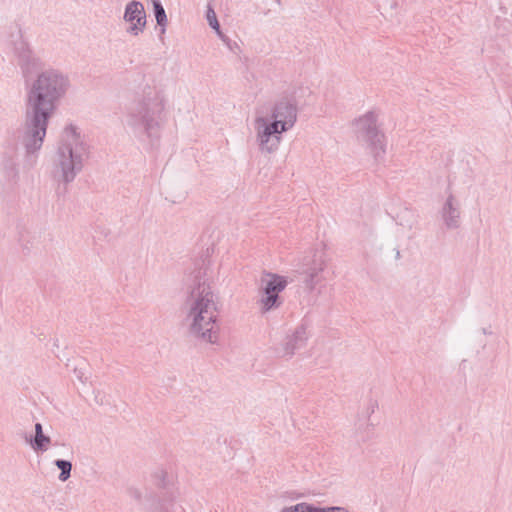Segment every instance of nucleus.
I'll list each match as a JSON object with an SVG mask.
<instances>
[{"mask_svg": "<svg viewBox=\"0 0 512 512\" xmlns=\"http://www.w3.org/2000/svg\"><path fill=\"white\" fill-rule=\"evenodd\" d=\"M280 123L281 121L279 120L268 122L264 117L256 118L257 142L262 152L272 153L277 150L281 134L284 132L281 131Z\"/></svg>", "mask_w": 512, "mask_h": 512, "instance_id": "obj_8", "label": "nucleus"}, {"mask_svg": "<svg viewBox=\"0 0 512 512\" xmlns=\"http://www.w3.org/2000/svg\"><path fill=\"white\" fill-rule=\"evenodd\" d=\"M218 37L221 39V41L227 46V48L236 53V50H239V46L236 42L232 41L228 36H226L224 33H221L218 35Z\"/></svg>", "mask_w": 512, "mask_h": 512, "instance_id": "obj_26", "label": "nucleus"}, {"mask_svg": "<svg viewBox=\"0 0 512 512\" xmlns=\"http://www.w3.org/2000/svg\"><path fill=\"white\" fill-rule=\"evenodd\" d=\"M206 20H207L209 26L215 31L217 36L220 35L221 33H223L220 28V24L217 19L216 12L210 4L207 5V9H206Z\"/></svg>", "mask_w": 512, "mask_h": 512, "instance_id": "obj_22", "label": "nucleus"}, {"mask_svg": "<svg viewBox=\"0 0 512 512\" xmlns=\"http://www.w3.org/2000/svg\"><path fill=\"white\" fill-rule=\"evenodd\" d=\"M441 217L447 229H457L461 225V207L456 197L449 193L442 208Z\"/></svg>", "mask_w": 512, "mask_h": 512, "instance_id": "obj_13", "label": "nucleus"}, {"mask_svg": "<svg viewBox=\"0 0 512 512\" xmlns=\"http://www.w3.org/2000/svg\"><path fill=\"white\" fill-rule=\"evenodd\" d=\"M89 147L73 125L65 127L54 158L53 176L65 185L74 181L88 159Z\"/></svg>", "mask_w": 512, "mask_h": 512, "instance_id": "obj_3", "label": "nucleus"}, {"mask_svg": "<svg viewBox=\"0 0 512 512\" xmlns=\"http://www.w3.org/2000/svg\"><path fill=\"white\" fill-rule=\"evenodd\" d=\"M374 424L371 419L360 414L355 422V430L357 433L362 434V439L368 438L369 432L373 429Z\"/></svg>", "mask_w": 512, "mask_h": 512, "instance_id": "obj_18", "label": "nucleus"}, {"mask_svg": "<svg viewBox=\"0 0 512 512\" xmlns=\"http://www.w3.org/2000/svg\"><path fill=\"white\" fill-rule=\"evenodd\" d=\"M78 393L89 405H103L108 402L105 393L97 386H82Z\"/></svg>", "mask_w": 512, "mask_h": 512, "instance_id": "obj_14", "label": "nucleus"}, {"mask_svg": "<svg viewBox=\"0 0 512 512\" xmlns=\"http://www.w3.org/2000/svg\"><path fill=\"white\" fill-rule=\"evenodd\" d=\"M311 504L301 502L293 506L284 507L280 512H310Z\"/></svg>", "mask_w": 512, "mask_h": 512, "instance_id": "obj_23", "label": "nucleus"}, {"mask_svg": "<svg viewBox=\"0 0 512 512\" xmlns=\"http://www.w3.org/2000/svg\"><path fill=\"white\" fill-rule=\"evenodd\" d=\"M51 443V438L43 433V427L41 423L35 424V435L30 440V444L35 451L45 452Z\"/></svg>", "mask_w": 512, "mask_h": 512, "instance_id": "obj_16", "label": "nucleus"}, {"mask_svg": "<svg viewBox=\"0 0 512 512\" xmlns=\"http://www.w3.org/2000/svg\"><path fill=\"white\" fill-rule=\"evenodd\" d=\"M377 408H378L377 402L374 400H370L366 409L364 411H362L361 414L364 415L365 417L371 418V415L376 411Z\"/></svg>", "mask_w": 512, "mask_h": 512, "instance_id": "obj_27", "label": "nucleus"}, {"mask_svg": "<svg viewBox=\"0 0 512 512\" xmlns=\"http://www.w3.org/2000/svg\"><path fill=\"white\" fill-rule=\"evenodd\" d=\"M54 464L60 470L58 479L62 482L67 481L71 476L72 463L68 460L57 459L54 461Z\"/></svg>", "mask_w": 512, "mask_h": 512, "instance_id": "obj_20", "label": "nucleus"}, {"mask_svg": "<svg viewBox=\"0 0 512 512\" xmlns=\"http://www.w3.org/2000/svg\"><path fill=\"white\" fill-rule=\"evenodd\" d=\"M326 267V262L322 255H315L310 264H305L302 267L300 274L302 275V282L305 287L312 291L315 286L322 281L321 273Z\"/></svg>", "mask_w": 512, "mask_h": 512, "instance_id": "obj_12", "label": "nucleus"}, {"mask_svg": "<svg viewBox=\"0 0 512 512\" xmlns=\"http://www.w3.org/2000/svg\"><path fill=\"white\" fill-rule=\"evenodd\" d=\"M129 494H130L131 497H133L136 500H140L141 499V492L138 489H136V488H130L129 489Z\"/></svg>", "mask_w": 512, "mask_h": 512, "instance_id": "obj_28", "label": "nucleus"}, {"mask_svg": "<svg viewBox=\"0 0 512 512\" xmlns=\"http://www.w3.org/2000/svg\"><path fill=\"white\" fill-rule=\"evenodd\" d=\"M310 512H349L347 508L342 506L319 507L311 504Z\"/></svg>", "mask_w": 512, "mask_h": 512, "instance_id": "obj_24", "label": "nucleus"}, {"mask_svg": "<svg viewBox=\"0 0 512 512\" xmlns=\"http://www.w3.org/2000/svg\"><path fill=\"white\" fill-rule=\"evenodd\" d=\"M154 512H185L184 508L172 500H163L155 508Z\"/></svg>", "mask_w": 512, "mask_h": 512, "instance_id": "obj_21", "label": "nucleus"}, {"mask_svg": "<svg viewBox=\"0 0 512 512\" xmlns=\"http://www.w3.org/2000/svg\"><path fill=\"white\" fill-rule=\"evenodd\" d=\"M153 6V13L157 22V25L161 27V33H165V28L168 23L165 9L160 0H151Z\"/></svg>", "mask_w": 512, "mask_h": 512, "instance_id": "obj_17", "label": "nucleus"}, {"mask_svg": "<svg viewBox=\"0 0 512 512\" xmlns=\"http://www.w3.org/2000/svg\"><path fill=\"white\" fill-rule=\"evenodd\" d=\"M308 338L309 333L307 325L304 323L297 325L291 332L287 333L283 339L278 354L281 357L291 358L296 351L306 346Z\"/></svg>", "mask_w": 512, "mask_h": 512, "instance_id": "obj_10", "label": "nucleus"}, {"mask_svg": "<svg viewBox=\"0 0 512 512\" xmlns=\"http://www.w3.org/2000/svg\"><path fill=\"white\" fill-rule=\"evenodd\" d=\"M273 121H281V131L292 128L297 120V106L292 96H283L278 99L272 110Z\"/></svg>", "mask_w": 512, "mask_h": 512, "instance_id": "obj_9", "label": "nucleus"}, {"mask_svg": "<svg viewBox=\"0 0 512 512\" xmlns=\"http://www.w3.org/2000/svg\"><path fill=\"white\" fill-rule=\"evenodd\" d=\"M204 276L202 270L194 275L185 301L186 320L192 337L215 344L219 339L218 308L216 296Z\"/></svg>", "mask_w": 512, "mask_h": 512, "instance_id": "obj_2", "label": "nucleus"}, {"mask_svg": "<svg viewBox=\"0 0 512 512\" xmlns=\"http://www.w3.org/2000/svg\"><path fill=\"white\" fill-rule=\"evenodd\" d=\"M395 221L398 225L402 226L403 228L412 230L417 226L418 215L416 214L415 211L409 208H403L397 213Z\"/></svg>", "mask_w": 512, "mask_h": 512, "instance_id": "obj_15", "label": "nucleus"}, {"mask_svg": "<svg viewBox=\"0 0 512 512\" xmlns=\"http://www.w3.org/2000/svg\"><path fill=\"white\" fill-rule=\"evenodd\" d=\"M165 103L156 91H150L130 108L126 123L136 138L147 139L152 145L158 141L164 122Z\"/></svg>", "mask_w": 512, "mask_h": 512, "instance_id": "obj_4", "label": "nucleus"}, {"mask_svg": "<svg viewBox=\"0 0 512 512\" xmlns=\"http://www.w3.org/2000/svg\"><path fill=\"white\" fill-rule=\"evenodd\" d=\"M0 174L8 185H16L20 178L19 147L15 139L4 142L0 158Z\"/></svg>", "mask_w": 512, "mask_h": 512, "instance_id": "obj_7", "label": "nucleus"}, {"mask_svg": "<svg viewBox=\"0 0 512 512\" xmlns=\"http://www.w3.org/2000/svg\"><path fill=\"white\" fill-rule=\"evenodd\" d=\"M53 346L56 347V348H59V341L55 340L54 343H53Z\"/></svg>", "mask_w": 512, "mask_h": 512, "instance_id": "obj_30", "label": "nucleus"}, {"mask_svg": "<svg viewBox=\"0 0 512 512\" xmlns=\"http://www.w3.org/2000/svg\"><path fill=\"white\" fill-rule=\"evenodd\" d=\"M378 117L375 112L369 111L354 122V132L357 140L365 144L376 161L383 158L386 153L385 135L380 131Z\"/></svg>", "mask_w": 512, "mask_h": 512, "instance_id": "obj_5", "label": "nucleus"}, {"mask_svg": "<svg viewBox=\"0 0 512 512\" xmlns=\"http://www.w3.org/2000/svg\"><path fill=\"white\" fill-rule=\"evenodd\" d=\"M400 257H401L400 251L398 249H395V258L398 260V259H400Z\"/></svg>", "mask_w": 512, "mask_h": 512, "instance_id": "obj_29", "label": "nucleus"}, {"mask_svg": "<svg viewBox=\"0 0 512 512\" xmlns=\"http://www.w3.org/2000/svg\"><path fill=\"white\" fill-rule=\"evenodd\" d=\"M56 357H57V358H59L60 360H63V359L61 358V356H60V355H58V354H56Z\"/></svg>", "mask_w": 512, "mask_h": 512, "instance_id": "obj_31", "label": "nucleus"}, {"mask_svg": "<svg viewBox=\"0 0 512 512\" xmlns=\"http://www.w3.org/2000/svg\"><path fill=\"white\" fill-rule=\"evenodd\" d=\"M288 280L285 276H281L271 272H264L258 288L259 299L257 304L261 314H266L279 309L284 300L280 293L287 287Z\"/></svg>", "mask_w": 512, "mask_h": 512, "instance_id": "obj_6", "label": "nucleus"}, {"mask_svg": "<svg viewBox=\"0 0 512 512\" xmlns=\"http://www.w3.org/2000/svg\"><path fill=\"white\" fill-rule=\"evenodd\" d=\"M14 50L18 55L25 84V113L22 145L26 162L33 166L41 149L48 123L70 87L68 75L54 68L43 69V62L29 49L17 29Z\"/></svg>", "mask_w": 512, "mask_h": 512, "instance_id": "obj_1", "label": "nucleus"}, {"mask_svg": "<svg viewBox=\"0 0 512 512\" xmlns=\"http://www.w3.org/2000/svg\"><path fill=\"white\" fill-rule=\"evenodd\" d=\"M123 19L130 23L127 33L134 36L142 33L147 23L143 4L136 0L129 2L125 7Z\"/></svg>", "mask_w": 512, "mask_h": 512, "instance_id": "obj_11", "label": "nucleus"}, {"mask_svg": "<svg viewBox=\"0 0 512 512\" xmlns=\"http://www.w3.org/2000/svg\"><path fill=\"white\" fill-rule=\"evenodd\" d=\"M73 374L75 376V380L86 383L89 381V367L88 364L84 360H78L77 363L73 367ZM74 381V378H72Z\"/></svg>", "mask_w": 512, "mask_h": 512, "instance_id": "obj_19", "label": "nucleus"}, {"mask_svg": "<svg viewBox=\"0 0 512 512\" xmlns=\"http://www.w3.org/2000/svg\"><path fill=\"white\" fill-rule=\"evenodd\" d=\"M21 247H22V251L25 255H29L33 252V250H37L38 249V245L36 243V236H32L31 237V241L30 240H23L22 243H21Z\"/></svg>", "mask_w": 512, "mask_h": 512, "instance_id": "obj_25", "label": "nucleus"}]
</instances>
